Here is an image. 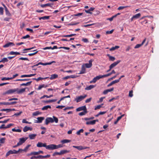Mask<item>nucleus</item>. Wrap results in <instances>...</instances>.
<instances>
[{
  "instance_id": "nucleus-1",
  "label": "nucleus",
  "mask_w": 159,
  "mask_h": 159,
  "mask_svg": "<svg viewBox=\"0 0 159 159\" xmlns=\"http://www.w3.org/2000/svg\"><path fill=\"white\" fill-rule=\"evenodd\" d=\"M58 118L55 116H53V118L48 117L46 118L45 120V124L47 125L50 123H53L55 122L56 123L58 122Z\"/></svg>"
},
{
  "instance_id": "nucleus-2",
  "label": "nucleus",
  "mask_w": 159,
  "mask_h": 159,
  "mask_svg": "<svg viewBox=\"0 0 159 159\" xmlns=\"http://www.w3.org/2000/svg\"><path fill=\"white\" fill-rule=\"evenodd\" d=\"M36 146L37 147L39 148L44 147H45L46 149L50 150V144L48 145H47L46 143H43L41 142H39L37 144Z\"/></svg>"
},
{
  "instance_id": "nucleus-3",
  "label": "nucleus",
  "mask_w": 159,
  "mask_h": 159,
  "mask_svg": "<svg viewBox=\"0 0 159 159\" xmlns=\"http://www.w3.org/2000/svg\"><path fill=\"white\" fill-rule=\"evenodd\" d=\"M63 147L62 144H60L58 145H56L54 144H50V150H53L58 149L59 148H62Z\"/></svg>"
},
{
  "instance_id": "nucleus-4",
  "label": "nucleus",
  "mask_w": 159,
  "mask_h": 159,
  "mask_svg": "<svg viewBox=\"0 0 159 159\" xmlns=\"http://www.w3.org/2000/svg\"><path fill=\"white\" fill-rule=\"evenodd\" d=\"M87 97V95L85 94L84 96H80L76 97L74 101H76V102H78L83 100Z\"/></svg>"
},
{
  "instance_id": "nucleus-5",
  "label": "nucleus",
  "mask_w": 159,
  "mask_h": 159,
  "mask_svg": "<svg viewBox=\"0 0 159 159\" xmlns=\"http://www.w3.org/2000/svg\"><path fill=\"white\" fill-rule=\"evenodd\" d=\"M28 139V137H25L20 138L19 142L17 143V145H20L24 143Z\"/></svg>"
},
{
  "instance_id": "nucleus-6",
  "label": "nucleus",
  "mask_w": 159,
  "mask_h": 159,
  "mask_svg": "<svg viewBox=\"0 0 159 159\" xmlns=\"http://www.w3.org/2000/svg\"><path fill=\"white\" fill-rule=\"evenodd\" d=\"M73 148H76L78 150H81L83 149H85L87 148H89V147H84L82 146H73L72 147Z\"/></svg>"
},
{
  "instance_id": "nucleus-7",
  "label": "nucleus",
  "mask_w": 159,
  "mask_h": 159,
  "mask_svg": "<svg viewBox=\"0 0 159 159\" xmlns=\"http://www.w3.org/2000/svg\"><path fill=\"white\" fill-rule=\"evenodd\" d=\"M103 78L102 75H99L94 77L93 80L90 81V83H95L98 80H99L100 79Z\"/></svg>"
},
{
  "instance_id": "nucleus-8",
  "label": "nucleus",
  "mask_w": 159,
  "mask_h": 159,
  "mask_svg": "<svg viewBox=\"0 0 159 159\" xmlns=\"http://www.w3.org/2000/svg\"><path fill=\"white\" fill-rule=\"evenodd\" d=\"M44 117H38L37 118V120H36L35 123H40L42 122V121L44 119Z\"/></svg>"
},
{
  "instance_id": "nucleus-9",
  "label": "nucleus",
  "mask_w": 159,
  "mask_h": 159,
  "mask_svg": "<svg viewBox=\"0 0 159 159\" xmlns=\"http://www.w3.org/2000/svg\"><path fill=\"white\" fill-rule=\"evenodd\" d=\"M120 62V60H118L114 62L113 63L111 64L109 66L111 69H112L113 67L116 66Z\"/></svg>"
},
{
  "instance_id": "nucleus-10",
  "label": "nucleus",
  "mask_w": 159,
  "mask_h": 159,
  "mask_svg": "<svg viewBox=\"0 0 159 159\" xmlns=\"http://www.w3.org/2000/svg\"><path fill=\"white\" fill-rule=\"evenodd\" d=\"M87 108L85 106H83L82 107H80L77 108L76 109V111H85L87 110Z\"/></svg>"
},
{
  "instance_id": "nucleus-11",
  "label": "nucleus",
  "mask_w": 159,
  "mask_h": 159,
  "mask_svg": "<svg viewBox=\"0 0 159 159\" xmlns=\"http://www.w3.org/2000/svg\"><path fill=\"white\" fill-rule=\"evenodd\" d=\"M141 14L140 13H139L135 14L133 16V17L131 18V20L132 21L134 19H137L139 18L141 16Z\"/></svg>"
},
{
  "instance_id": "nucleus-12",
  "label": "nucleus",
  "mask_w": 159,
  "mask_h": 159,
  "mask_svg": "<svg viewBox=\"0 0 159 159\" xmlns=\"http://www.w3.org/2000/svg\"><path fill=\"white\" fill-rule=\"evenodd\" d=\"M33 129L31 127H28L27 126H25L23 129V131L24 132H27L29 130H30V131L32 130Z\"/></svg>"
},
{
  "instance_id": "nucleus-13",
  "label": "nucleus",
  "mask_w": 159,
  "mask_h": 159,
  "mask_svg": "<svg viewBox=\"0 0 159 159\" xmlns=\"http://www.w3.org/2000/svg\"><path fill=\"white\" fill-rule=\"evenodd\" d=\"M36 74H30V75H22L20 76V77L23 78V77H31L32 76H34Z\"/></svg>"
},
{
  "instance_id": "nucleus-14",
  "label": "nucleus",
  "mask_w": 159,
  "mask_h": 159,
  "mask_svg": "<svg viewBox=\"0 0 159 159\" xmlns=\"http://www.w3.org/2000/svg\"><path fill=\"white\" fill-rule=\"evenodd\" d=\"M25 88H23L19 89L18 88L17 94H20L23 93L25 91Z\"/></svg>"
},
{
  "instance_id": "nucleus-15",
  "label": "nucleus",
  "mask_w": 159,
  "mask_h": 159,
  "mask_svg": "<svg viewBox=\"0 0 159 159\" xmlns=\"http://www.w3.org/2000/svg\"><path fill=\"white\" fill-rule=\"evenodd\" d=\"M58 77L57 75L56 74H54L51 75L50 79L51 80H52L56 78H57Z\"/></svg>"
},
{
  "instance_id": "nucleus-16",
  "label": "nucleus",
  "mask_w": 159,
  "mask_h": 159,
  "mask_svg": "<svg viewBox=\"0 0 159 159\" xmlns=\"http://www.w3.org/2000/svg\"><path fill=\"white\" fill-rule=\"evenodd\" d=\"M95 86L94 85H91L85 88V89L87 90H90L92 89H93V88H94Z\"/></svg>"
},
{
  "instance_id": "nucleus-17",
  "label": "nucleus",
  "mask_w": 159,
  "mask_h": 159,
  "mask_svg": "<svg viewBox=\"0 0 159 159\" xmlns=\"http://www.w3.org/2000/svg\"><path fill=\"white\" fill-rule=\"evenodd\" d=\"M76 35V34H71L69 35H62L60 36V37H71L73 36H75Z\"/></svg>"
},
{
  "instance_id": "nucleus-18",
  "label": "nucleus",
  "mask_w": 159,
  "mask_h": 159,
  "mask_svg": "<svg viewBox=\"0 0 159 159\" xmlns=\"http://www.w3.org/2000/svg\"><path fill=\"white\" fill-rule=\"evenodd\" d=\"M36 136L37 134H29V136L30 139H34Z\"/></svg>"
},
{
  "instance_id": "nucleus-19",
  "label": "nucleus",
  "mask_w": 159,
  "mask_h": 159,
  "mask_svg": "<svg viewBox=\"0 0 159 159\" xmlns=\"http://www.w3.org/2000/svg\"><path fill=\"white\" fill-rule=\"evenodd\" d=\"M94 9V8L91 7L88 10H85V12L87 13L92 14V13L91 12V11H93Z\"/></svg>"
},
{
  "instance_id": "nucleus-20",
  "label": "nucleus",
  "mask_w": 159,
  "mask_h": 159,
  "mask_svg": "<svg viewBox=\"0 0 159 159\" xmlns=\"http://www.w3.org/2000/svg\"><path fill=\"white\" fill-rule=\"evenodd\" d=\"M48 78H49V77H45V78H42L41 77H39L37 79H36V78H33V80H35L36 81H39V80H43V79H48Z\"/></svg>"
},
{
  "instance_id": "nucleus-21",
  "label": "nucleus",
  "mask_w": 159,
  "mask_h": 159,
  "mask_svg": "<svg viewBox=\"0 0 159 159\" xmlns=\"http://www.w3.org/2000/svg\"><path fill=\"white\" fill-rule=\"evenodd\" d=\"M48 87V85H45L44 84H43L42 85H39V86L37 89L38 90H40L42 88H46Z\"/></svg>"
},
{
  "instance_id": "nucleus-22",
  "label": "nucleus",
  "mask_w": 159,
  "mask_h": 159,
  "mask_svg": "<svg viewBox=\"0 0 159 159\" xmlns=\"http://www.w3.org/2000/svg\"><path fill=\"white\" fill-rule=\"evenodd\" d=\"M56 100H57L55 99H52V100H46V101L44 100V101H43V102H44L45 103H48L52 102H56Z\"/></svg>"
},
{
  "instance_id": "nucleus-23",
  "label": "nucleus",
  "mask_w": 159,
  "mask_h": 159,
  "mask_svg": "<svg viewBox=\"0 0 159 159\" xmlns=\"http://www.w3.org/2000/svg\"><path fill=\"white\" fill-rule=\"evenodd\" d=\"M32 82V81L28 82L26 83H22L20 84V86H27L30 85Z\"/></svg>"
},
{
  "instance_id": "nucleus-24",
  "label": "nucleus",
  "mask_w": 159,
  "mask_h": 159,
  "mask_svg": "<svg viewBox=\"0 0 159 159\" xmlns=\"http://www.w3.org/2000/svg\"><path fill=\"white\" fill-rule=\"evenodd\" d=\"M85 68L84 65H83L82 67L81 70L80 71V74H82L85 73Z\"/></svg>"
},
{
  "instance_id": "nucleus-25",
  "label": "nucleus",
  "mask_w": 159,
  "mask_h": 159,
  "mask_svg": "<svg viewBox=\"0 0 159 159\" xmlns=\"http://www.w3.org/2000/svg\"><path fill=\"white\" fill-rule=\"evenodd\" d=\"M50 17V16H44L43 17H39V20H41V19L43 20H45V19H49Z\"/></svg>"
},
{
  "instance_id": "nucleus-26",
  "label": "nucleus",
  "mask_w": 159,
  "mask_h": 159,
  "mask_svg": "<svg viewBox=\"0 0 159 159\" xmlns=\"http://www.w3.org/2000/svg\"><path fill=\"white\" fill-rule=\"evenodd\" d=\"M70 151L66 150H62L60 151V153L61 155L69 152Z\"/></svg>"
},
{
  "instance_id": "nucleus-27",
  "label": "nucleus",
  "mask_w": 159,
  "mask_h": 159,
  "mask_svg": "<svg viewBox=\"0 0 159 159\" xmlns=\"http://www.w3.org/2000/svg\"><path fill=\"white\" fill-rule=\"evenodd\" d=\"M51 106L50 105H47L43 107L42 108V110H47L48 108L51 109Z\"/></svg>"
},
{
  "instance_id": "nucleus-28",
  "label": "nucleus",
  "mask_w": 159,
  "mask_h": 159,
  "mask_svg": "<svg viewBox=\"0 0 159 159\" xmlns=\"http://www.w3.org/2000/svg\"><path fill=\"white\" fill-rule=\"evenodd\" d=\"M18 88L13 89H11V94L16 93H17Z\"/></svg>"
},
{
  "instance_id": "nucleus-29",
  "label": "nucleus",
  "mask_w": 159,
  "mask_h": 159,
  "mask_svg": "<svg viewBox=\"0 0 159 159\" xmlns=\"http://www.w3.org/2000/svg\"><path fill=\"white\" fill-rule=\"evenodd\" d=\"M87 125H94L95 124V121L94 120H92L89 121H87L86 123Z\"/></svg>"
},
{
  "instance_id": "nucleus-30",
  "label": "nucleus",
  "mask_w": 159,
  "mask_h": 159,
  "mask_svg": "<svg viewBox=\"0 0 159 159\" xmlns=\"http://www.w3.org/2000/svg\"><path fill=\"white\" fill-rule=\"evenodd\" d=\"M88 111L87 110H85V111H83L80 112L79 114V115L80 116H82L83 115H85L87 113Z\"/></svg>"
},
{
  "instance_id": "nucleus-31",
  "label": "nucleus",
  "mask_w": 159,
  "mask_h": 159,
  "mask_svg": "<svg viewBox=\"0 0 159 159\" xmlns=\"http://www.w3.org/2000/svg\"><path fill=\"white\" fill-rule=\"evenodd\" d=\"M38 155V153H37V152H31V153H30L29 154H28L27 155V156H31L32 155Z\"/></svg>"
},
{
  "instance_id": "nucleus-32",
  "label": "nucleus",
  "mask_w": 159,
  "mask_h": 159,
  "mask_svg": "<svg viewBox=\"0 0 159 159\" xmlns=\"http://www.w3.org/2000/svg\"><path fill=\"white\" fill-rule=\"evenodd\" d=\"M107 56L109 57L110 60L114 61L115 60V58L114 57H112L109 54H108Z\"/></svg>"
},
{
  "instance_id": "nucleus-33",
  "label": "nucleus",
  "mask_w": 159,
  "mask_h": 159,
  "mask_svg": "<svg viewBox=\"0 0 159 159\" xmlns=\"http://www.w3.org/2000/svg\"><path fill=\"white\" fill-rule=\"evenodd\" d=\"M49 6L50 7H52V6L51 5V4L49 3H46L44 4L41 5V7H46Z\"/></svg>"
},
{
  "instance_id": "nucleus-34",
  "label": "nucleus",
  "mask_w": 159,
  "mask_h": 159,
  "mask_svg": "<svg viewBox=\"0 0 159 159\" xmlns=\"http://www.w3.org/2000/svg\"><path fill=\"white\" fill-rule=\"evenodd\" d=\"M53 95H50L49 96H48L47 95H44L43 96L41 97V98H40V99H43V98H44L45 97H46L47 98H50L52 97H53Z\"/></svg>"
},
{
  "instance_id": "nucleus-35",
  "label": "nucleus",
  "mask_w": 159,
  "mask_h": 159,
  "mask_svg": "<svg viewBox=\"0 0 159 159\" xmlns=\"http://www.w3.org/2000/svg\"><path fill=\"white\" fill-rule=\"evenodd\" d=\"M119 46H116L115 47H113L111 48L110 50L111 51H112L115 50L116 49H118L119 48Z\"/></svg>"
},
{
  "instance_id": "nucleus-36",
  "label": "nucleus",
  "mask_w": 159,
  "mask_h": 159,
  "mask_svg": "<svg viewBox=\"0 0 159 159\" xmlns=\"http://www.w3.org/2000/svg\"><path fill=\"white\" fill-rule=\"evenodd\" d=\"M33 51H35V52L33 53H29L28 54V55L30 56H32L36 54L38 52V51H36V50H34Z\"/></svg>"
},
{
  "instance_id": "nucleus-37",
  "label": "nucleus",
  "mask_w": 159,
  "mask_h": 159,
  "mask_svg": "<svg viewBox=\"0 0 159 159\" xmlns=\"http://www.w3.org/2000/svg\"><path fill=\"white\" fill-rule=\"evenodd\" d=\"M31 146L30 145H28L24 149H23V151H24V152H26L27 151V150L28 149V148Z\"/></svg>"
},
{
  "instance_id": "nucleus-38",
  "label": "nucleus",
  "mask_w": 159,
  "mask_h": 159,
  "mask_svg": "<svg viewBox=\"0 0 159 159\" xmlns=\"http://www.w3.org/2000/svg\"><path fill=\"white\" fill-rule=\"evenodd\" d=\"M92 64L89 63H86L84 64L85 67L87 68H90L92 66Z\"/></svg>"
},
{
  "instance_id": "nucleus-39",
  "label": "nucleus",
  "mask_w": 159,
  "mask_h": 159,
  "mask_svg": "<svg viewBox=\"0 0 159 159\" xmlns=\"http://www.w3.org/2000/svg\"><path fill=\"white\" fill-rule=\"evenodd\" d=\"M11 55H22V54H20V53L19 52H14L13 51L11 52Z\"/></svg>"
},
{
  "instance_id": "nucleus-40",
  "label": "nucleus",
  "mask_w": 159,
  "mask_h": 159,
  "mask_svg": "<svg viewBox=\"0 0 159 159\" xmlns=\"http://www.w3.org/2000/svg\"><path fill=\"white\" fill-rule=\"evenodd\" d=\"M70 142V140L68 139H64L61 141V142L63 143H69Z\"/></svg>"
},
{
  "instance_id": "nucleus-41",
  "label": "nucleus",
  "mask_w": 159,
  "mask_h": 159,
  "mask_svg": "<svg viewBox=\"0 0 159 159\" xmlns=\"http://www.w3.org/2000/svg\"><path fill=\"white\" fill-rule=\"evenodd\" d=\"M84 132V129H81L78 131L76 133V134L78 135H80V133H82Z\"/></svg>"
},
{
  "instance_id": "nucleus-42",
  "label": "nucleus",
  "mask_w": 159,
  "mask_h": 159,
  "mask_svg": "<svg viewBox=\"0 0 159 159\" xmlns=\"http://www.w3.org/2000/svg\"><path fill=\"white\" fill-rule=\"evenodd\" d=\"M12 130L14 132H21V130L19 129H16L15 128H13L12 129Z\"/></svg>"
},
{
  "instance_id": "nucleus-43",
  "label": "nucleus",
  "mask_w": 159,
  "mask_h": 159,
  "mask_svg": "<svg viewBox=\"0 0 159 159\" xmlns=\"http://www.w3.org/2000/svg\"><path fill=\"white\" fill-rule=\"evenodd\" d=\"M30 79H18L16 80V81H28L30 80Z\"/></svg>"
},
{
  "instance_id": "nucleus-44",
  "label": "nucleus",
  "mask_w": 159,
  "mask_h": 159,
  "mask_svg": "<svg viewBox=\"0 0 159 159\" xmlns=\"http://www.w3.org/2000/svg\"><path fill=\"white\" fill-rule=\"evenodd\" d=\"M3 6L5 8V11L6 12V14L7 15H8L9 14V11H8L7 8V7L4 4H3Z\"/></svg>"
},
{
  "instance_id": "nucleus-45",
  "label": "nucleus",
  "mask_w": 159,
  "mask_h": 159,
  "mask_svg": "<svg viewBox=\"0 0 159 159\" xmlns=\"http://www.w3.org/2000/svg\"><path fill=\"white\" fill-rule=\"evenodd\" d=\"M128 6H120L118 8V10H120L122 9H123L125 8H127L128 7Z\"/></svg>"
},
{
  "instance_id": "nucleus-46",
  "label": "nucleus",
  "mask_w": 159,
  "mask_h": 159,
  "mask_svg": "<svg viewBox=\"0 0 159 159\" xmlns=\"http://www.w3.org/2000/svg\"><path fill=\"white\" fill-rule=\"evenodd\" d=\"M18 153V151H16L15 150H11V154H17Z\"/></svg>"
},
{
  "instance_id": "nucleus-47",
  "label": "nucleus",
  "mask_w": 159,
  "mask_h": 159,
  "mask_svg": "<svg viewBox=\"0 0 159 159\" xmlns=\"http://www.w3.org/2000/svg\"><path fill=\"white\" fill-rule=\"evenodd\" d=\"M103 104H102V105H98L95 108V110H97L98 109H99L101 107H102V105Z\"/></svg>"
},
{
  "instance_id": "nucleus-48",
  "label": "nucleus",
  "mask_w": 159,
  "mask_h": 159,
  "mask_svg": "<svg viewBox=\"0 0 159 159\" xmlns=\"http://www.w3.org/2000/svg\"><path fill=\"white\" fill-rule=\"evenodd\" d=\"M133 90H131L129 91V96L130 97H132L133 96Z\"/></svg>"
},
{
  "instance_id": "nucleus-49",
  "label": "nucleus",
  "mask_w": 159,
  "mask_h": 159,
  "mask_svg": "<svg viewBox=\"0 0 159 159\" xmlns=\"http://www.w3.org/2000/svg\"><path fill=\"white\" fill-rule=\"evenodd\" d=\"M40 114L39 112V111H36L35 112H34L33 114V115L34 116H37Z\"/></svg>"
},
{
  "instance_id": "nucleus-50",
  "label": "nucleus",
  "mask_w": 159,
  "mask_h": 159,
  "mask_svg": "<svg viewBox=\"0 0 159 159\" xmlns=\"http://www.w3.org/2000/svg\"><path fill=\"white\" fill-rule=\"evenodd\" d=\"M8 61V60H7V58H3L1 61H0V62H7Z\"/></svg>"
},
{
  "instance_id": "nucleus-51",
  "label": "nucleus",
  "mask_w": 159,
  "mask_h": 159,
  "mask_svg": "<svg viewBox=\"0 0 159 159\" xmlns=\"http://www.w3.org/2000/svg\"><path fill=\"white\" fill-rule=\"evenodd\" d=\"M57 155H61L60 152H55L52 154L53 156H55Z\"/></svg>"
},
{
  "instance_id": "nucleus-52",
  "label": "nucleus",
  "mask_w": 159,
  "mask_h": 159,
  "mask_svg": "<svg viewBox=\"0 0 159 159\" xmlns=\"http://www.w3.org/2000/svg\"><path fill=\"white\" fill-rule=\"evenodd\" d=\"M18 60H26V61H29V60L28 58H24V57H21L19 58Z\"/></svg>"
},
{
  "instance_id": "nucleus-53",
  "label": "nucleus",
  "mask_w": 159,
  "mask_h": 159,
  "mask_svg": "<svg viewBox=\"0 0 159 159\" xmlns=\"http://www.w3.org/2000/svg\"><path fill=\"white\" fill-rule=\"evenodd\" d=\"M148 23V20H144L143 21L141 22V24L142 25H144V24H146Z\"/></svg>"
},
{
  "instance_id": "nucleus-54",
  "label": "nucleus",
  "mask_w": 159,
  "mask_h": 159,
  "mask_svg": "<svg viewBox=\"0 0 159 159\" xmlns=\"http://www.w3.org/2000/svg\"><path fill=\"white\" fill-rule=\"evenodd\" d=\"M3 8L1 7H0V14L3 15Z\"/></svg>"
},
{
  "instance_id": "nucleus-55",
  "label": "nucleus",
  "mask_w": 159,
  "mask_h": 159,
  "mask_svg": "<svg viewBox=\"0 0 159 159\" xmlns=\"http://www.w3.org/2000/svg\"><path fill=\"white\" fill-rule=\"evenodd\" d=\"M142 45L141 44H136L135 46L134 47V48H140L141 47Z\"/></svg>"
},
{
  "instance_id": "nucleus-56",
  "label": "nucleus",
  "mask_w": 159,
  "mask_h": 159,
  "mask_svg": "<svg viewBox=\"0 0 159 159\" xmlns=\"http://www.w3.org/2000/svg\"><path fill=\"white\" fill-rule=\"evenodd\" d=\"M113 31V30H112L110 31H107L106 32V33L107 34H111Z\"/></svg>"
},
{
  "instance_id": "nucleus-57",
  "label": "nucleus",
  "mask_w": 159,
  "mask_h": 159,
  "mask_svg": "<svg viewBox=\"0 0 159 159\" xmlns=\"http://www.w3.org/2000/svg\"><path fill=\"white\" fill-rule=\"evenodd\" d=\"M82 40L84 43H88V39L86 38H83Z\"/></svg>"
},
{
  "instance_id": "nucleus-58",
  "label": "nucleus",
  "mask_w": 159,
  "mask_h": 159,
  "mask_svg": "<svg viewBox=\"0 0 159 159\" xmlns=\"http://www.w3.org/2000/svg\"><path fill=\"white\" fill-rule=\"evenodd\" d=\"M92 99V98H88V99H87L85 100V102L87 103L90 102L91 101Z\"/></svg>"
},
{
  "instance_id": "nucleus-59",
  "label": "nucleus",
  "mask_w": 159,
  "mask_h": 159,
  "mask_svg": "<svg viewBox=\"0 0 159 159\" xmlns=\"http://www.w3.org/2000/svg\"><path fill=\"white\" fill-rule=\"evenodd\" d=\"M10 46V42H9V43H7L3 45V47L4 48H6V47H9Z\"/></svg>"
},
{
  "instance_id": "nucleus-60",
  "label": "nucleus",
  "mask_w": 159,
  "mask_h": 159,
  "mask_svg": "<svg viewBox=\"0 0 159 159\" xmlns=\"http://www.w3.org/2000/svg\"><path fill=\"white\" fill-rule=\"evenodd\" d=\"M26 30L27 31L31 32L32 33H34V31H33V30L31 29L27 28L26 29Z\"/></svg>"
},
{
  "instance_id": "nucleus-61",
  "label": "nucleus",
  "mask_w": 159,
  "mask_h": 159,
  "mask_svg": "<svg viewBox=\"0 0 159 159\" xmlns=\"http://www.w3.org/2000/svg\"><path fill=\"white\" fill-rule=\"evenodd\" d=\"M1 80H10V78L9 77H3L1 79Z\"/></svg>"
},
{
  "instance_id": "nucleus-62",
  "label": "nucleus",
  "mask_w": 159,
  "mask_h": 159,
  "mask_svg": "<svg viewBox=\"0 0 159 159\" xmlns=\"http://www.w3.org/2000/svg\"><path fill=\"white\" fill-rule=\"evenodd\" d=\"M119 82V80H115L114 81H112L111 82H112V84H113L115 83H118Z\"/></svg>"
},
{
  "instance_id": "nucleus-63",
  "label": "nucleus",
  "mask_w": 159,
  "mask_h": 159,
  "mask_svg": "<svg viewBox=\"0 0 159 159\" xmlns=\"http://www.w3.org/2000/svg\"><path fill=\"white\" fill-rule=\"evenodd\" d=\"M124 116V114H123L122 115H121V116H119V117H118L117 118V120H118V121H119V120H120L121 118H122Z\"/></svg>"
},
{
  "instance_id": "nucleus-64",
  "label": "nucleus",
  "mask_w": 159,
  "mask_h": 159,
  "mask_svg": "<svg viewBox=\"0 0 159 159\" xmlns=\"http://www.w3.org/2000/svg\"><path fill=\"white\" fill-rule=\"evenodd\" d=\"M5 139V138H2L0 139V142L1 143H3L4 142V141Z\"/></svg>"
}]
</instances>
